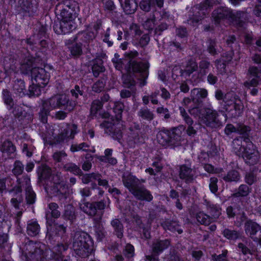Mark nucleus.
Returning a JSON list of instances; mask_svg holds the SVG:
<instances>
[{"mask_svg": "<svg viewBox=\"0 0 261 261\" xmlns=\"http://www.w3.org/2000/svg\"><path fill=\"white\" fill-rule=\"evenodd\" d=\"M122 179L124 187L137 199L147 202L152 200L153 197L151 192L142 185L145 182V179H139L130 172H124Z\"/></svg>", "mask_w": 261, "mask_h": 261, "instance_id": "nucleus-1", "label": "nucleus"}, {"mask_svg": "<svg viewBox=\"0 0 261 261\" xmlns=\"http://www.w3.org/2000/svg\"><path fill=\"white\" fill-rule=\"evenodd\" d=\"M72 248L74 253L82 257L89 255L91 239L90 236L82 231H77L71 234Z\"/></svg>", "mask_w": 261, "mask_h": 261, "instance_id": "nucleus-2", "label": "nucleus"}, {"mask_svg": "<svg viewBox=\"0 0 261 261\" xmlns=\"http://www.w3.org/2000/svg\"><path fill=\"white\" fill-rule=\"evenodd\" d=\"M79 207L84 213L94 218L93 221L95 224H99L103 215V211L106 207V202L103 199L90 202L84 199L79 203Z\"/></svg>", "mask_w": 261, "mask_h": 261, "instance_id": "nucleus-3", "label": "nucleus"}, {"mask_svg": "<svg viewBox=\"0 0 261 261\" xmlns=\"http://www.w3.org/2000/svg\"><path fill=\"white\" fill-rule=\"evenodd\" d=\"M20 249L26 261H47L46 255L39 244L29 241Z\"/></svg>", "mask_w": 261, "mask_h": 261, "instance_id": "nucleus-4", "label": "nucleus"}, {"mask_svg": "<svg viewBox=\"0 0 261 261\" xmlns=\"http://www.w3.org/2000/svg\"><path fill=\"white\" fill-rule=\"evenodd\" d=\"M33 1L34 0H10L9 4L16 13L22 16H32L36 12L37 8Z\"/></svg>", "mask_w": 261, "mask_h": 261, "instance_id": "nucleus-5", "label": "nucleus"}, {"mask_svg": "<svg viewBox=\"0 0 261 261\" xmlns=\"http://www.w3.org/2000/svg\"><path fill=\"white\" fill-rule=\"evenodd\" d=\"M49 105L53 109H63L68 112H71L76 106L75 101L70 100L65 94H58L46 99Z\"/></svg>", "mask_w": 261, "mask_h": 261, "instance_id": "nucleus-6", "label": "nucleus"}, {"mask_svg": "<svg viewBox=\"0 0 261 261\" xmlns=\"http://www.w3.org/2000/svg\"><path fill=\"white\" fill-rule=\"evenodd\" d=\"M76 9V3L71 0H65L59 3L56 7L62 18L70 20H73L77 16Z\"/></svg>", "mask_w": 261, "mask_h": 261, "instance_id": "nucleus-7", "label": "nucleus"}, {"mask_svg": "<svg viewBox=\"0 0 261 261\" xmlns=\"http://www.w3.org/2000/svg\"><path fill=\"white\" fill-rule=\"evenodd\" d=\"M128 71L130 72L132 70L134 73H139V80L141 81L140 85L141 87L146 84V79L148 76V69L149 64L147 62H138L135 60H130L128 63Z\"/></svg>", "mask_w": 261, "mask_h": 261, "instance_id": "nucleus-8", "label": "nucleus"}, {"mask_svg": "<svg viewBox=\"0 0 261 261\" xmlns=\"http://www.w3.org/2000/svg\"><path fill=\"white\" fill-rule=\"evenodd\" d=\"M171 245L170 239L155 240L152 244V253L145 256V261H159L158 255Z\"/></svg>", "mask_w": 261, "mask_h": 261, "instance_id": "nucleus-9", "label": "nucleus"}, {"mask_svg": "<svg viewBox=\"0 0 261 261\" xmlns=\"http://www.w3.org/2000/svg\"><path fill=\"white\" fill-rule=\"evenodd\" d=\"M201 122L207 127L214 128L222 125L218 113L210 109H205V113L201 119Z\"/></svg>", "mask_w": 261, "mask_h": 261, "instance_id": "nucleus-10", "label": "nucleus"}, {"mask_svg": "<svg viewBox=\"0 0 261 261\" xmlns=\"http://www.w3.org/2000/svg\"><path fill=\"white\" fill-rule=\"evenodd\" d=\"M50 193L51 195L61 201H65L70 194L68 186L65 182L53 185L50 187Z\"/></svg>", "mask_w": 261, "mask_h": 261, "instance_id": "nucleus-11", "label": "nucleus"}, {"mask_svg": "<svg viewBox=\"0 0 261 261\" xmlns=\"http://www.w3.org/2000/svg\"><path fill=\"white\" fill-rule=\"evenodd\" d=\"M32 82L39 86L44 87L49 81V75L42 68L34 67L31 70Z\"/></svg>", "mask_w": 261, "mask_h": 261, "instance_id": "nucleus-12", "label": "nucleus"}, {"mask_svg": "<svg viewBox=\"0 0 261 261\" xmlns=\"http://www.w3.org/2000/svg\"><path fill=\"white\" fill-rule=\"evenodd\" d=\"M242 156L246 163L249 165H254L259 161V154L255 146L251 144L243 150Z\"/></svg>", "mask_w": 261, "mask_h": 261, "instance_id": "nucleus-13", "label": "nucleus"}, {"mask_svg": "<svg viewBox=\"0 0 261 261\" xmlns=\"http://www.w3.org/2000/svg\"><path fill=\"white\" fill-rule=\"evenodd\" d=\"M157 140L162 146L168 144H174L175 141L179 139V136L174 132H170L168 130L163 129L160 131L156 135Z\"/></svg>", "mask_w": 261, "mask_h": 261, "instance_id": "nucleus-14", "label": "nucleus"}, {"mask_svg": "<svg viewBox=\"0 0 261 261\" xmlns=\"http://www.w3.org/2000/svg\"><path fill=\"white\" fill-rule=\"evenodd\" d=\"M212 16L217 23L224 20L233 21L235 18L232 11L227 7L218 8L213 11Z\"/></svg>", "mask_w": 261, "mask_h": 261, "instance_id": "nucleus-15", "label": "nucleus"}, {"mask_svg": "<svg viewBox=\"0 0 261 261\" xmlns=\"http://www.w3.org/2000/svg\"><path fill=\"white\" fill-rule=\"evenodd\" d=\"M66 232V228L63 225H50L47 227L46 238L50 242H55L59 237L65 234Z\"/></svg>", "mask_w": 261, "mask_h": 261, "instance_id": "nucleus-16", "label": "nucleus"}, {"mask_svg": "<svg viewBox=\"0 0 261 261\" xmlns=\"http://www.w3.org/2000/svg\"><path fill=\"white\" fill-rule=\"evenodd\" d=\"M73 20H65L62 18L59 24H56L54 29L58 34H65L71 32L75 29Z\"/></svg>", "mask_w": 261, "mask_h": 261, "instance_id": "nucleus-17", "label": "nucleus"}, {"mask_svg": "<svg viewBox=\"0 0 261 261\" xmlns=\"http://www.w3.org/2000/svg\"><path fill=\"white\" fill-rule=\"evenodd\" d=\"M68 247V243L57 244L53 248L52 258L56 261H69V258H65L62 254V252L67 250Z\"/></svg>", "mask_w": 261, "mask_h": 261, "instance_id": "nucleus-18", "label": "nucleus"}, {"mask_svg": "<svg viewBox=\"0 0 261 261\" xmlns=\"http://www.w3.org/2000/svg\"><path fill=\"white\" fill-rule=\"evenodd\" d=\"M77 125L75 124L68 125L67 128L64 129L60 134H58L55 139L58 143L63 142L67 138L73 139L75 134H76Z\"/></svg>", "mask_w": 261, "mask_h": 261, "instance_id": "nucleus-19", "label": "nucleus"}, {"mask_svg": "<svg viewBox=\"0 0 261 261\" xmlns=\"http://www.w3.org/2000/svg\"><path fill=\"white\" fill-rule=\"evenodd\" d=\"M195 171L186 165H182L180 167L179 177L186 183L192 182L194 179Z\"/></svg>", "mask_w": 261, "mask_h": 261, "instance_id": "nucleus-20", "label": "nucleus"}, {"mask_svg": "<svg viewBox=\"0 0 261 261\" xmlns=\"http://www.w3.org/2000/svg\"><path fill=\"white\" fill-rule=\"evenodd\" d=\"M100 126L105 128L106 133L112 134L114 139L120 140L122 138V132L120 130H116L115 125L111 122L105 121L100 124Z\"/></svg>", "mask_w": 261, "mask_h": 261, "instance_id": "nucleus-21", "label": "nucleus"}, {"mask_svg": "<svg viewBox=\"0 0 261 261\" xmlns=\"http://www.w3.org/2000/svg\"><path fill=\"white\" fill-rule=\"evenodd\" d=\"M198 68V64L195 59L191 58L187 61L184 69L181 70V73L190 77L193 72L197 71Z\"/></svg>", "mask_w": 261, "mask_h": 261, "instance_id": "nucleus-22", "label": "nucleus"}, {"mask_svg": "<svg viewBox=\"0 0 261 261\" xmlns=\"http://www.w3.org/2000/svg\"><path fill=\"white\" fill-rule=\"evenodd\" d=\"M17 182L18 185L12 189L15 193H19L22 192V187L25 188V190L28 188H32L30 186V178L27 175H24L21 177H18L17 178Z\"/></svg>", "mask_w": 261, "mask_h": 261, "instance_id": "nucleus-23", "label": "nucleus"}, {"mask_svg": "<svg viewBox=\"0 0 261 261\" xmlns=\"http://www.w3.org/2000/svg\"><path fill=\"white\" fill-rule=\"evenodd\" d=\"M41 101L42 107L39 113V119L42 123H46L50 111L54 109L49 105L46 99L42 100Z\"/></svg>", "mask_w": 261, "mask_h": 261, "instance_id": "nucleus-24", "label": "nucleus"}, {"mask_svg": "<svg viewBox=\"0 0 261 261\" xmlns=\"http://www.w3.org/2000/svg\"><path fill=\"white\" fill-rule=\"evenodd\" d=\"M125 14L129 15L134 14L138 8V4L136 0H119Z\"/></svg>", "mask_w": 261, "mask_h": 261, "instance_id": "nucleus-25", "label": "nucleus"}, {"mask_svg": "<svg viewBox=\"0 0 261 261\" xmlns=\"http://www.w3.org/2000/svg\"><path fill=\"white\" fill-rule=\"evenodd\" d=\"M38 175L39 181L49 178L52 174L51 168L45 164H42L38 168Z\"/></svg>", "mask_w": 261, "mask_h": 261, "instance_id": "nucleus-26", "label": "nucleus"}, {"mask_svg": "<svg viewBox=\"0 0 261 261\" xmlns=\"http://www.w3.org/2000/svg\"><path fill=\"white\" fill-rule=\"evenodd\" d=\"M34 59L32 58L28 57L25 58L22 62L20 65V71L23 74H28L30 72L31 73L32 68L36 67L34 66Z\"/></svg>", "mask_w": 261, "mask_h": 261, "instance_id": "nucleus-27", "label": "nucleus"}, {"mask_svg": "<svg viewBox=\"0 0 261 261\" xmlns=\"http://www.w3.org/2000/svg\"><path fill=\"white\" fill-rule=\"evenodd\" d=\"M161 225L165 230H169L172 232L177 231L179 234L182 232V230L179 228V225L177 221L166 220Z\"/></svg>", "mask_w": 261, "mask_h": 261, "instance_id": "nucleus-28", "label": "nucleus"}, {"mask_svg": "<svg viewBox=\"0 0 261 261\" xmlns=\"http://www.w3.org/2000/svg\"><path fill=\"white\" fill-rule=\"evenodd\" d=\"M251 242L250 241L248 240L246 238H244L243 242L239 243L238 244L239 251L244 255L252 254L251 249Z\"/></svg>", "mask_w": 261, "mask_h": 261, "instance_id": "nucleus-29", "label": "nucleus"}, {"mask_svg": "<svg viewBox=\"0 0 261 261\" xmlns=\"http://www.w3.org/2000/svg\"><path fill=\"white\" fill-rule=\"evenodd\" d=\"M222 234L226 239L232 241L240 239L242 236L240 231L229 228H225L222 232Z\"/></svg>", "mask_w": 261, "mask_h": 261, "instance_id": "nucleus-30", "label": "nucleus"}, {"mask_svg": "<svg viewBox=\"0 0 261 261\" xmlns=\"http://www.w3.org/2000/svg\"><path fill=\"white\" fill-rule=\"evenodd\" d=\"M0 150L3 153L10 155L15 152L16 147L11 141L6 140L2 144Z\"/></svg>", "mask_w": 261, "mask_h": 261, "instance_id": "nucleus-31", "label": "nucleus"}, {"mask_svg": "<svg viewBox=\"0 0 261 261\" xmlns=\"http://www.w3.org/2000/svg\"><path fill=\"white\" fill-rule=\"evenodd\" d=\"M260 227L258 224L251 220H248L245 223V232L249 237L256 232V230H260Z\"/></svg>", "mask_w": 261, "mask_h": 261, "instance_id": "nucleus-32", "label": "nucleus"}, {"mask_svg": "<svg viewBox=\"0 0 261 261\" xmlns=\"http://www.w3.org/2000/svg\"><path fill=\"white\" fill-rule=\"evenodd\" d=\"M63 169L65 171L70 172L75 175H83V173L80 167L73 163H67L64 165Z\"/></svg>", "mask_w": 261, "mask_h": 261, "instance_id": "nucleus-33", "label": "nucleus"}, {"mask_svg": "<svg viewBox=\"0 0 261 261\" xmlns=\"http://www.w3.org/2000/svg\"><path fill=\"white\" fill-rule=\"evenodd\" d=\"M112 226L114 229L116 235L119 238L123 237V226L120 220L118 219H114L111 222Z\"/></svg>", "mask_w": 261, "mask_h": 261, "instance_id": "nucleus-34", "label": "nucleus"}, {"mask_svg": "<svg viewBox=\"0 0 261 261\" xmlns=\"http://www.w3.org/2000/svg\"><path fill=\"white\" fill-rule=\"evenodd\" d=\"M92 72L95 77H97L100 73L105 71V68L103 66V61L100 59H96L92 67Z\"/></svg>", "mask_w": 261, "mask_h": 261, "instance_id": "nucleus-35", "label": "nucleus"}, {"mask_svg": "<svg viewBox=\"0 0 261 261\" xmlns=\"http://www.w3.org/2000/svg\"><path fill=\"white\" fill-rule=\"evenodd\" d=\"M251 189L246 185L243 184L240 186L236 192L232 195V197H239L247 196L251 192Z\"/></svg>", "mask_w": 261, "mask_h": 261, "instance_id": "nucleus-36", "label": "nucleus"}, {"mask_svg": "<svg viewBox=\"0 0 261 261\" xmlns=\"http://www.w3.org/2000/svg\"><path fill=\"white\" fill-rule=\"evenodd\" d=\"M195 96H198V97L204 98L207 96V91L205 89H198L194 88L191 91V97L192 98V101L196 103Z\"/></svg>", "mask_w": 261, "mask_h": 261, "instance_id": "nucleus-37", "label": "nucleus"}, {"mask_svg": "<svg viewBox=\"0 0 261 261\" xmlns=\"http://www.w3.org/2000/svg\"><path fill=\"white\" fill-rule=\"evenodd\" d=\"M40 230V225L37 222H32L28 224L27 232L29 236H36Z\"/></svg>", "mask_w": 261, "mask_h": 261, "instance_id": "nucleus-38", "label": "nucleus"}, {"mask_svg": "<svg viewBox=\"0 0 261 261\" xmlns=\"http://www.w3.org/2000/svg\"><path fill=\"white\" fill-rule=\"evenodd\" d=\"M196 219L200 224L205 226L209 225L211 223L214 222L210 218V216L202 212L197 213L196 215Z\"/></svg>", "mask_w": 261, "mask_h": 261, "instance_id": "nucleus-39", "label": "nucleus"}, {"mask_svg": "<svg viewBox=\"0 0 261 261\" xmlns=\"http://www.w3.org/2000/svg\"><path fill=\"white\" fill-rule=\"evenodd\" d=\"M64 217L71 222H73L76 219V216L75 213V208L71 204H68L65 206L64 213Z\"/></svg>", "mask_w": 261, "mask_h": 261, "instance_id": "nucleus-40", "label": "nucleus"}, {"mask_svg": "<svg viewBox=\"0 0 261 261\" xmlns=\"http://www.w3.org/2000/svg\"><path fill=\"white\" fill-rule=\"evenodd\" d=\"M207 211L211 216L210 218L213 222L216 221L221 215V208L215 205H210L207 206Z\"/></svg>", "mask_w": 261, "mask_h": 261, "instance_id": "nucleus-41", "label": "nucleus"}, {"mask_svg": "<svg viewBox=\"0 0 261 261\" xmlns=\"http://www.w3.org/2000/svg\"><path fill=\"white\" fill-rule=\"evenodd\" d=\"M12 186V179L10 177L0 179V193H3L5 191H10L12 192V189L10 188Z\"/></svg>", "mask_w": 261, "mask_h": 261, "instance_id": "nucleus-42", "label": "nucleus"}, {"mask_svg": "<svg viewBox=\"0 0 261 261\" xmlns=\"http://www.w3.org/2000/svg\"><path fill=\"white\" fill-rule=\"evenodd\" d=\"M207 43V50L211 55L215 56L220 52V49L218 48L217 42L215 40L210 39L208 40Z\"/></svg>", "mask_w": 261, "mask_h": 261, "instance_id": "nucleus-43", "label": "nucleus"}, {"mask_svg": "<svg viewBox=\"0 0 261 261\" xmlns=\"http://www.w3.org/2000/svg\"><path fill=\"white\" fill-rule=\"evenodd\" d=\"M223 178L227 182L237 181L240 179V174L238 171L232 170L229 171Z\"/></svg>", "mask_w": 261, "mask_h": 261, "instance_id": "nucleus-44", "label": "nucleus"}, {"mask_svg": "<svg viewBox=\"0 0 261 261\" xmlns=\"http://www.w3.org/2000/svg\"><path fill=\"white\" fill-rule=\"evenodd\" d=\"M257 171L253 169L249 172H246L245 174V181L249 185H252L257 180Z\"/></svg>", "mask_w": 261, "mask_h": 261, "instance_id": "nucleus-45", "label": "nucleus"}, {"mask_svg": "<svg viewBox=\"0 0 261 261\" xmlns=\"http://www.w3.org/2000/svg\"><path fill=\"white\" fill-rule=\"evenodd\" d=\"M232 147L238 155L242 154L243 145L242 144V138H237L232 141Z\"/></svg>", "mask_w": 261, "mask_h": 261, "instance_id": "nucleus-46", "label": "nucleus"}, {"mask_svg": "<svg viewBox=\"0 0 261 261\" xmlns=\"http://www.w3.org/2000/svg\"><path fill=\"white\" fill-rule=\"evenodd\" d=\"M138 115L143 119L148 121L152 120L154 118V114L147 108L140 109L138 112Z\"/></svg>", "mask_w": 261, "mask_h": 261, "instance_id": "nucleus-47", "label": "nucleus"}, {"mask_svg": "<svg viewBox=\"0 0 261 261\" xmlns=\"http://www.w3.org/2000/svg\"><path fill=\"white\" fill-rule=\"evenodd\" d=\"M24 170V166L22 162L19 160L16 161L13 165V168L12 172L13 174L16 177L21 175Z\"/></svg>", "mask_w": 261, "mask_h": 261, "instance_id": "nucleus-48", "label": "nucleus"}, {"mask_svg": "<svg viewBox=\"0 0 261 261\" xmlns=\"http://www.w3.org/2000/svg\"><path fill=\"white\" fill-rule=\"evenodd\" d=\"M124 106L123 103L117 102L115 103L114 112L115 113V117L117 121H120L122 118V113L123 112Z\"/></svg>", "mask_w": 261, "mask_h": 261, "instance_id": "nucleus-49", "label": "nucleus"}, {"mask_svg": "<svg viewBox=\"0 0 261 261\" xmlns=\"http://www.w3.org/2000/svg\"><path fill=\"white\" fill-rule=\"evenodd\" d=\"M25 200L27 204H32L35 203L36 194L32 188H28L25 190Z\"/></svg>", "mask_w": 261, "mask_h": 261, "instance_id": "nucleus-50", "label": "nucleus"}, {"mask_svg": "<svg viewBox=\"0 0 261 261\" xmlns=\"http://www.w3.org/2000/svg\"><path fill=\"white\" fill-rule=\"evenodd\" d=\"M198 14H189V18L187 19L188 23L190 24L191 25H192L193 27H195L197 25L199 21L201 20V18L199 17V16L201 15V13L200 12H198ZM201 13L203 14V15H205V12H201Z\"/></svg>", "mask_w": 261, "mask_h": 261, "instance_id": "nucleus-51", "label": "nucleus"}, {"mask_svg": "<svg viewBox=\"0 0 261 261\" xmlns=\"http://www.w3.org/2000/svg\"><path fill=\"white\" fill-rule=\"evenodd\" d=\"M102 102H101L99 99L94 100L91 105L90 112L91 115H95L98 111L102 109Z\"/></svg>", "mask_w": 261, "mask_h": 261, "instance_id": "nucleus-52", "label": "nucleus"}, {"mask_svg": "<svg viewBox=\"0 0 261 261\" xmlns=\"http://www.w3.org/2000/svg\"><path fill=\"white\" fill-rule=\"evenodd\" d=\"M3 97L4 102L10 107L14 105L13 99L12 98L11 94L7 89H4L3 91Z\"/></svg>", "mask_w": 261, "mask_h": 261, "instance_id": "nucleus-53", "label": "nucleus"}, {"mask_svg": "<svg viewBox=\"0 0 261 261\" xmlns=\"http://www.w3.org/2000/svg\"><path fill=\"white\" fill-rule=\"evenodd\" d=\"M14 90L23 95L24 94L25 85L24 81L20 80L15 81L13 86Z\"/></svg>", "mask_w": 261, "mask_h": 261, "instance_id": "nucleus-54", "label": "nucleus"}, {"mask_svg": "<svg viewBox=\"0 0 261 261\" xmlns=\"http://www.w3.org/2000/svg\"><path fill=\"white\" fill-rule=\"evenodd\" d=\"M48 208L50 210L51 216L55 218H58L60 215V212L58 210L59 205L55 202H51L48 204Z\"/></svg>", "mask_w": 261, "mask_h": 261, "instance_id": "nucleus-55", "label": "nucleus"}, {"mask_svg": "<svg viewBox=\"0 0 261 261\" xmlns=\"http://www.w3.org/2000/svg\"><path fill=\"white\" fill-rule=\"evenodd\" d=\"M43 87L42 86H39L36 85L35 83L33 82L32 85H31L29 88L28 95L30 97L34 96H38L40 94V87Z\"/></svg>", "mask_w": 261, "mask_h": 261, "instance_id": "nucleus-56", "label": "nucleus"}, {"mask_svg": "<svg viewBox=\"0 0 261 261\" xmlns=\"http://www.w3.org/2000/svg\"><path fill=\"white\" fill-rule=\"evenodd\" d=\"M128 90L124 89L121 90L120 95L121 98L125 99L130 97L132 96L135 97L136 93V89L132 88Z\"/></svg>", "mask_w": 261, "mask_h": 261, "instance_id": "nucleus-57", "label": "nucleus"}, {"mask_svg": "<svg viewBox=\"0 0 261 261\" xmlns=\"http://www.w3.org/2000/svg\"><path fill=\"white\" fill-rule=\"evenodd\" d=\"M123 84L126 88L128 89L135 88L136 81L129 75H126L123 77Z\"/></svg>", "mask_w": 261, "mask_h": 261, "instance_id": "nucleus-58", "label": "nucleus"}, {"mask_svg": "<svg viewBox=\"0 0 261 261\" xmlns=\"http://www.w3.org/2000/svg\"><path fill=\"white\" fill-rule=\"evenodd\" d=\"M85 161L82 166V168L83 170L85 171H88L92 167V164L91 161H92L93 156L90 154H87L85 156Z\"/></svg>", "mask_w": 261, "mask_h": 261, "instance_id": "nucleus-59", "label": "nucleus"}, {"mask_svg": "<svg viewBox=\"0 0 261 261\" xmlns=\"http://www.w3.org/2000/svg\"><path fill=\"white\" fill-rule=\"evenodd\" d=\"M243 108L244 106L241 101L235 102L233 105V109L235 110L233 118L240 116L243 112Z\"/></svg>", "mask_w": 261, "mask_h": 261, "instance_id": "nucleus-60", "label": "nucleus"}, {"mask_svg": "<svg viewBox=\"0 0 261 261\" xmlns=\"http://www.w3.org/2000/svg\"><path fill=\"white\" fill-rule=\"evenodd\" d=\"M261 83V78L260 77H254L250 81H246L244 83V86L250 89V87H255L259 83Z\"/></svg>", "mask_w": 261, "mask_h": 261, "instance_id": "nucleus-61", "label": "nucleus"}, {"mask_svg": "<svg viewBox=\"0 0 261 261\" xmlns=\"http://www.w3.org/2000/svg\"><path fill=\"white\" fill-rule=\"evenodd\" d=\"M70 53L74 57H79L83 53L81 45L77 43L73 44L70 48Z\"/></svg>", "mask_w": 261, "mask_h": 261, "instance_id": "nucleus-62", "label": "nucleus"}, {"mask_svg": "<svg viewBox=\"0 0 261 261\" xmlns=\"http://www.w3.org/2000/svg\"><path fill=\"white\" fill-rule=\"evenodd\" d=\"M105 85V82L103 80H98L93 84L92 88V91L96 93H100L103 90Z\"/></svg>", "mask_w": 261, "mask_h": 261, "instance_id": "nucleus-63", "label": "nucleus"}, {"mask_svg": "<svg viewBox=\"0 0 261 261\" xmlns=\"http://www.w3.org/2000/svg\"><path fill=\"white\" fill-rule=\"evenodd\" d=\"M210 66V62L206 60H202L199 62V74L201 75H204L206 73V69H208Z\"/></svg>", "mask_w": 261, "mask_h": 261, "instance_id": "nucleus-64", "label": "nucleus"}]
</instances>
